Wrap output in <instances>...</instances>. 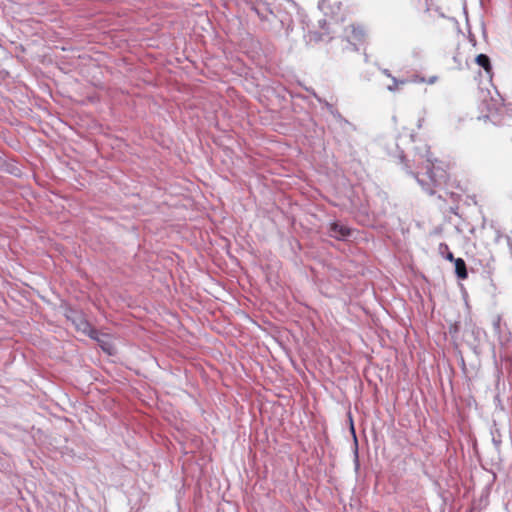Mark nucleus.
Returning <instances> with one entry per match:
<instances>
[{
    "label": "nucleus",
    "instance_id": "nucleus-16",
    "mask_svg": "<svg viewBox=\"0 0 512 512\" xmlns=\"http://www.w3.org/2000/svg\"><path fill=\"white\" fill-rule=\"evenodd\" d=\"M425 119L423 117L419 118L418 119V122H417V127L420 129L422 128L423 126V123H424Z\"/></svg>",
    "mask_w": 512,
    "mask_h": 512
},
{
    "label": "nucleus",
    "instance_id": "nucleus-4",
    "mask_svg": "<svg viewBox=\"0 0 512 512\" xmlns=\"http://www.w3.org/2000/svg\"><path fill=\"white\" fill-rule=\"evenodd\" d=\"M330 236L342 240L345 239L352 234V230L345 225L339 224L337 222L331 223L329 229Z\"/></svg>",
    "mask_w": 512,
    "mask_h": 512
},
{
    "label": "nucleus",
    "instance_id": "nucleus-12",
    "mask_svg": "<svg viewBox=\"0 0 512 512\" xmlns=\"http://www.w3.org/2000/svg\"><path fill=\"white\" fill-rule=\"evenodd\" d=\"M493 328L496 333H500L501 329V318L500 316H496L493 320Z\"/></svg>",
    "mask_w": 512,
    "mask_h": 512
},
{
    "label": "nucleus",
    "instance_id": "nucleus-6",
    "mask_svg": "<svg viewBox=\"0 0 512 512\" xmlns=\"http://www.w3.org/2000/svg\"><path fill=\"white\" fill-rule=\"evenodd\" d=\"M321 28L323 29L322 32L315 31L311 32V39L315 41H326L331 40L332 37L330 36V31L328 28H326L327 22L326 20L319 21Z\"/></svg>",
    "mask_w": 512,
    "mask_h": 512
},
{
    "label": "nucleus",
    "instance_id": "nucleus-9",
    "mask_svg": "<svg viewBox=\"0 0 512 512\" xmlns=\"http://www.w3.org/2000/svg\"><path fill=\"white\" fill-rule=\"evenodd\" d=\"M438 253L447 261L454 260V255L450 251L449 246L446 243H440L438 246Z\"/></svg>",
    "mask_w": 512,
    "mask_h": 512
},
{
    "label": "nucleus",
    "instance_id": "nucleus-20",
    "mask_svg": "<svg viewBox=\"0 0 512 512\" xmlns=\"http://www.w3.org/2000/svg\"><path fill=\"white\" fill-rule=\"evenodd\" d=\"M392 119H393V121H394L395 123L397 122V118H396V116H393V118H392Z\"/></svg>",
    "mask_w": 512,
    "mask_h": 512
},
{
    "label": "nucleus",
    "instance_id": "nucleus-18",
    "mask_svg": "<svg viewBox=\"0 0 512 512\" xmlns=\"http://www.w3.org/2000/svg\"><path fill=\"white\" fill-rule=\"evenodd\" d=\"M437 80V77L436 76H433L429 79L428 83L429 84H433L435 81Z\"/></svg>",
    "mask_w": 512,
    "mask_h": 512
},
{
    "label": "nucleus",
    "instance_id": "nucleus-7",
    "mask_svg": "<svg viewBox=\"0 0 512 512\" xmlns=\"http://www.w3.org/2000/svg\"><path fill=\"white\" fill-rule=\"evenodd\" d=\"M474 265H479L482 267L483 271L487 273L488 275H492L495 268L493 266L494 259L493 257H488L483 260L481 259H473Z\"/></svg>",
    "mask_w": 512,
    "mask_h": 512
},
{
    "label": "nucleus",
    "instance_id": "nucleus-17",
    "mask_svg": "<svg viewBox=\"0 0 512 512\" xmlns=\"http://www.w3.org/2000/svg\"><path fill=\"white\" fill-rule=\"evenodd\" d=\"M493 443L495 444L496 447H499L501 444V440L493 436Z\"/></svg>",
    "mask_w": 512,
    "mask_h": 512
},
{
    "label": "nucleus",
    "instance_id": "nucleus-2",
    "mask_svg": "<svg viewBox=\"0 0 512 512\" xmlns=\"http://www.w3.org/2000/svg\"><path fill=\"white\" fill-rule=\"evenodd\" d=\"M346 38L341 40L343 49L349 51H357V44L363 42L365 37V31L360 26L349 25L345 29Z\"/></svg>",
    "mask_w": 512,
    "mask_h": 512
},
{
    "label": "nucleus",
    "instance_id": "nucleus-3",
    "mask_svg": "<svg viewBox=\"0 0 512 512\" xmlns=\"http://www.w3.org/2000/svg\"><path fill=\"white\" fill-rule=\"evenodd\" d=\"M67 320H69L78 331H89L90 323L85 318L84 314L76 309L67 308L65 312Z\"/></svg>",
    "mask_w": 512,
    "mask_h": 512
},
{
    "label": "nucleus",
    "instance_id": "nucleus-13",
    "mask_svg": "<svg viewBox=\"0 0 512 512\" xmlns=\"http://www.w3.org/2000/svg\"><path fill=\"white\" fill-rule=\"evenodd\" d=\"M409 80L410 82H424V78H420L417 75L412 76Z\"/></svg>",
    "mask_w": 512,
    "mask_h": 512
},
{
    "label": "nucleus",
    "instance_id": "nucleus-1",
    "mask_svg": "<svg viewBox=\"0 0 512 512\" xmlns=\"http://www.w3.org/2000/svg\"><path fill=\"white\" fill-rule=\"evenodd\" d=\"M399 159L403 164V169L414 176L418 184L429 195H434L436 188L445 182L446 172L441 167L434 165L429 147L426 144L416 148L412 164L403 154L399 156Z\"/></svg>",
    "mask_w": 512,
    "mask_h": 512
},
{
    "label": "nucleus",
    "instance_id": "nucleus-8",
    "mask_svg": "<svg viewBox=\"0 0 512 512\" xmlns=\"http://www.w3.org/2000/svg\"><path fill=\"white\" fill-rule=\"evenodd\" d=\"M476 63L481 66L486 72H491L492 65L490 58L486 54H479L475 59Z\"/></svg>",
    "mask_w": 512,
    "mask_h": 512
},
{
    "label": "nucleus",
    "instance_id": "nucleus-5",
    "mask_svg": "<svg viewBox=\"0 0 512 512\" xmlns=\"http://www.w3.org/2000/svg\"><path fill=\"white\" fill-rule=\"evenodd\" d=\"M451 262L455 265V274L458 279L465 280L468 278V270L465 261L462 258H455Z\"/></svg>",
    "mask_w": 512,
    "mask_h": 512
},
{
    "label": "nucleus",
    "instance_id": "nucleus-11",
    "mask_svg": "<svg viewBox=\"0 0 512 512\" xmlns=\"http://www.w3.org/2000/svg\"><path fill=\"white\" fill-rule=\"evenodd\" d=\"M84 334L88 335L92 339H97L98 337V331L90 324V330L89 331H82Z\"/></svg>",
    "mask_w": 512,
    "mask_h": 512
},
{
    "label": "nucleus",
    "instance_id": "nucleus-10",
    "mask_svg": "<svg viewBox=\"0 0 512 512\" xmlns=\"http://www.w3.org/2000/svg\"><path fill=\"white\" fill-rule=\"evenodd\" d=\"M392 83L390 85L387 86V89L390 91V92H396L400 89L399 87V83H398V79L396 77H392Z\"/></svg>",
    "mask_w": 512,
    "mask_h": 512
},
{
    "label": "nucleus",
    "instance_id": "nucleus-19",
    "mask_svg": "<svg viewBox=\"0 0 512 512\" xmlns=\"http://www.w3.org/2000/svg\"><path fill=\"white\" fill-rule=\"evenodd\" d=\"M355 462H356V466L359 465L358 463V450L356 449V452H355Z\"/></svg>",
    "mask_w": 512,
    "mask_h": 512
},
{
    "label": "nucleus",
    "instance_id": "nucleus-14",
    "mask_svg": "<svg viewBox=\"0 0 512 512\" xmlns=\"http://www.w3.org/2000/svg\"><path fill=\"white\" fill-rule=\"evenodd\" d=\"M409 82H410L409 78L398 79L399 87H401Z\"/></svg>",
    "mask_w": 512,
    "mask_h": 512
},
{
    "label": "nucleus",
    "instance_id": "nucleus-15",
    "mask_svg": "<svg viewBox=\"0 0 512 512\" xmlns=\"http://www.w3.org/2000/svg\"><path fill=\"white\" fill-rule=\"evenodd\" d=\"M382 73H383L385 76H387L388 78H390V79H392V77H394L388 69H383V70H382Z\"/></svg>",
    "mask_w": 512,
    "mask_h": 512
}]
</instances>
